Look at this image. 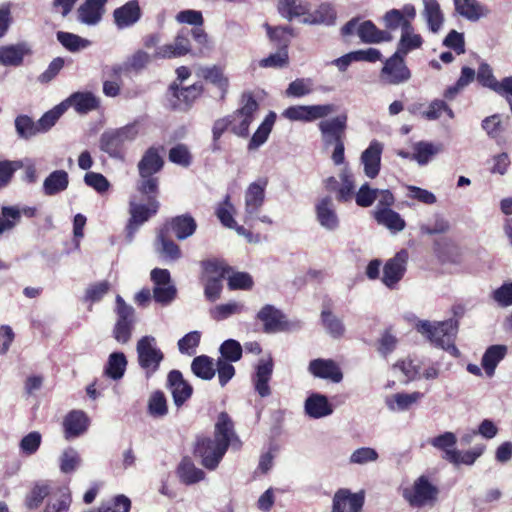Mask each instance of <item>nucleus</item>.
Listing matches in <instances>:
<instances>
[{
	"label": "nucleus",
	"instance_id": "nucleus-25",
	"mask_svg": "<svg viewBox=\"0 0 512 512\" xmlns=\"http://www.w3.org/2000/svg\"><path fill=\"white\" fill-rule=\"evenodd\" d=\"M434 251L442 265L458 266L462 262L459 248L448 238L441 237L437 239Z\"/></svg>",
	"mask_w": 512,
	"mask_h": 512
},
{
	"label": "nucleus",
	"instance_id": "nucleus-33",
	"mask_svg": "<svg viewBox=\"0 0 512 512\" xmlns=\"http://www.w3.org/2000/svg\"><path fill=\"white\" fill-rule=\"evenodd\" d=\"M455 11L469 21H478L487 10L477 0H453Z\"/></svg>",
	"mask_w": 512,
	"mask_h": 512
},
{
	"label": "nucleus",
	"instance_id": "nucleus-17",
	"mask_svg": "<svg viewBox=\"0 0 512 512\" xmlns=\"http://www.w3.org/2000/svg\"><path fill=\"white\" fill-rule=\"evenodd\" d=\"M364 496L351 493L348 489H339L333 497L331 512H361Z\"/></svg>",
	"mask_w": 512,
	"mask_h": 512
},
{
	"label": "nucleus",
	"instance_id": "nucleus-18",
	"mask_svg": "<svg viewBox=\"0 0 512 512\" xmlns=\"http://www.w3.org/2000/svg\"><path fill=\"white\" fill-rule=\"evenodd\" d=\"M167 387L171 390L174 404L181 407L192 395V386L179 370H171L167 376Z\"/></svg>",
	"mask_w": 512,
	"mask_h": 512
},
{
	"label": "nucleus",
	"instance_id": "nucleus-52",
	"mask_svg": "<svg viewBox=\"0 0 512 512\" xmlns=\"http://www.w3.org/2000/svg\"><path fill=\"white\" fill-rule=\"evenodd\" d=\"M37 122H34L28 115H18L15 118V129L19 138L28 140L40 133L37 127Z\"/></svg>",
	"mask_w": 512,
	"mask_h": 512
},
{
	"label": "nucleus",
	"instance_id": "nucleus-61",
	"mask_svg": "<svg viewBox=\"0 0 512 512\" xmlns=\"http://www.w3.org/2000/svg\"><path fill=\"white\" fill-rule=\"evenodd\" d=\"M66 107L63 103L55 106L53 109L44 113L41 118L37 121V127L40 130V133H45L50 130L61 117V115L65 112Z\"/></svg>",
	"mask_w": 512,
	"mask_h": 512
},
{
	"label": "nucleus",
	"instance_id": "nucleus-30",
	"mask_svg": "<svg viewBox=\"0 0 512 512\" xmlns=\"http://www.w3.org/2000/svg\"><path fill=\"white\" fill-rule=\"evenodd\" d=\"M428 443L443 452L442 459L446 461L454 460L457 449V437L453 432H444L436 437L430 438Z\"/></svg>",
	"mask_w": 512,
	"mask_h": 512
},
{
	"label": "nucleus",
	"instance_id": "nucleus-57",
	"mask_svg": "<svg viewBox=\"0 0 512 512\" xmlns=\"http://www.w3.org/2000/svg\"><path fill=\"white\" fill-rule=\"evenodd\" d=\"M236 208L231 202V196L227 194L224 199L219 202L215 208V215L221 224H237L234 220Z\"/></svg>",
	"mask_w": 512,
	"mask_h": 512
},
{
	"label": "nucleus",
	"instance_id": "nucleus-58",
	"mask_svg": "<svg viewBox=\"0 0 512 512\" xmlns=\"http://www.w3.org/2000/svg\"><path fill=\"white\" fill-rule=\"evenodd\" d=\"M71 504V494L67 487L57 489V498L54 502L49 501L43 512H68Z\"/></svg>",
	"mask_w": 512,
	"mask_h": 512
},
{
	"label": "nucleus",
	"instance_id": "nucleus-34",
	"mask_svg": "<svg viewBox=\"0 0 512 512\" xmlns=\"http://www.w3.org/2000/svg\"><path fill=\"white\" fill-rule=\"evenodd\" d=\"M508 122L509 117H506V123H504L502 116L496 113L484 118L481 122V127L491 139H494L497 143H502L504 142L503 134Z\"/></svg>",
	"mask_w": 512,
	"mask_h": 512
},
{
	"label": "nucleus",
	"instance_id": "nucleus-44",
	"mask_svg": "<svg viewBox=\"0 0 512 512\" xmlns=\"http://www.w3.org/2000/svg\"><path fill=\"white\" fill-rule=\"evenodd\" d=\"M278 11L282 16L291 20L294 17L308 15L309 5L301 0H279Z\"/></svg>",
	"mask_w": 512,
	"mask_h": 512
},
{
	"label": "nucleus",
	"instance_id": "nucleus-7",
	"mask_svg": "<svg viewBox=\"0 0 512 512\" xmlns=\"http://www.w3.org/2000/svg\"><path fill=\"white\" fill-rule=\"evenodd\" d=\"M256 318L263 323V331L267 334L294 331L301 328L299 320H287L285 314L271 304L264 305L258 311Z\"/></svg>",
	"mask_w": 512,
	"mask_h": 512
},
{
	"label": "nucleus",
	"instance_id": "nucleus-23",
	"mask_svg": "<svg viewBox=\"0 0 512 512\" xmlns=\"http://www.w3.org/2000/svg\"><path fill=\"white\" fill-rule=\"evenodd\" d=\"M108 0H85L77 10L78 20L86 25H96L105 13V5Z\"/></svg>",
	"mask_w": 512,
	"mask_h": 512
},
{
	"label": "nucleus",
	"instance_id": "nucleus-38",
	"mask_svg": "<svg viewBox=\"0 0 512 512\" xmlns=\"http://www.w3.org/2000/svg\"><path fill=\"white\" fill-rule=\"evenodd\" d=\"M423 42L422 36L415 33L414 26H412V29H407L401 33L395 53L406 57L409 52L421 48Z\"/></svg>",
	"mask_w": 512,
	"mask_h": 512
},
{
	"label": "nucleus",
	"instance_id": "nucleus-21",
	"mask_svg": "<svg viewBox=\"0 0 512 512\" xmlns=\"http://www.w3.org/2000/svg\"><path fill=\"white\" fill-rule=\"evenodd\" d=\"M147 196V203H132L130 208L131 219L129 224H143L154 216L160 207V203L157 200L158 194L153 193H141Z\"/></svg>",
	"mask_w": 512,
	"mask_h": 512
},
{
	"label": "nucleus",
	"instance_id": "nucleus-45",
	"mask_svg": "<svg viewBox=\"0 0 512 512\" xmlns=\"http://www.w3.org/2000/svg\"><path fill=\"white\" fill-rule=\"evenodd\" d=\"M191 370L195 376L203 380H211L216 373L213 359L206 355L195 357L191 363Z\"/></svg>",
	"mask_w": 512,
	"mask_h": 512
},
{
	"label": "nucleus",
	"instance_id": "nucleus-3",
	"mask_svg": "<svg viewBox=\"0 0 512 512\" xmlns=\"http://www.w3.org/2000/svg\"><path fill=\"white\" fill-rule=\"evenodd\" d=\"M458 320L448 319L442 322L431 323L428 320L419 321L416 325L417 331L426 336L436 347L448 351L457 357L459 350L455 346V338L458 332Z\"/></svg>",
	"mask_w": 512,
	"mask_h": 512
},
{
	"label": "nucleus",
	"instance_id": "nucleus-47",
	"mask_svg": "<svg viewBox=\"0 0 512 512\" xmlns=\"http://www.w3.org/2000/svg\"><path fill=\"white\" fill-rule=\"evenodd\" d=\"M275 115L271 113L269 116L266 117V119L260 124V126L257 128L255 133L252 135L249 143H248V150H256L261 145H263L272 130V126L274 124Z\"/></svg>",
	"mask_w": 512,
	"mask_h": 512
},
{
	"label": "nucleus",
	"instance_id": "nucleus-63",
	"mask_svg": "<svg viewBox=\"0 0 512 512\" xmlns=\"http://www.w3.org/2000/svg\"><path fill=\"white\" fill-rule=\"evenodd\" d=\"M476 79L478 83L486 88L491 89L492 91L496 92L497 85H499V82L492 71V68L487 63H481L478 67V71L476 74Z\"/></svg>",
	"mask_w": 512,
	"mask_h": 512
},
{
	"label": "nucleus",
	"instance_id": "nucleus-9",
	"mask_svg": "<svg viewBox=\"0 0 512 512\" xmlns=\"http://www.w3.org/2000/svg\"><path fill=\"white\" fill-rule=\"evenodd\" d=\"M168 90L171 93V107L174 110H188L202 96L205 89L201 82L181 87L178 82L174 81L169 85Z\"/></svg>",
	"mask_w": 512,
	"mask_h": 512
},
{
	"label": "nucleus",
	"instance_id": "nucleus-35",
	"mask_svg": "<svg viewBox=\"0 0 512 512\" xmlns=\"http://www.w3.org/2000/svg\"><path fill=\"white\" fill-rule=\"evenodd\" d=\"M507 354V347L505 345H492L487 348L482 356L481 365L489 377L495 373L498 363L504 359Z\"/></svg>",
	"mask_w": 512,
	"mask_h": 512
},
{
	"label": "nucleus",
	"instance_id": "nucleus-32",
	"mask_svg": "<svg viewBox=\"0 0 512 512\" xmlns=\"http://www.w3.org/2000/svg\"><path fill=\"white\" fill-rule=\"evenodd\" d=\"M177 475L186 485H192L205 478V472L195 466L191 458L184 457L178 465Z\"/></svg>",
	"mask_w": 512,
	"mask_h": 512
},
{
	"label": "nucleus",
	"instance_id": "nucleus-28",
	"mask_svg": "<svg viewBox=\"0 0 512 512\" xmlns=\"http://www.w3.org/2000/svg\"><path fill=\"white\" fill-rule=\"evenodd\" d=\"M156 250L160 255L171 260H176L181 256L179 246L173 242V235L165 226L158 231Z\"/></svg>",
	"mask_w": 512,
	"mask_h": 512
},
{
	"label": "nucleus",
	"instance_id": "nucleus-51",
	"mask_svg": "<svg viewBox=\"0 0 512 512\" xmlns=\"http://www.w3.org/2000/svg\"><path fill=\"white\" fill-rule=\"evenodd\" d=\"M69 101L71 102V104L73 105L75 110L78 113H82V114H85L92 110H95L99 105L96 97L92 93H89V92H86V93L76 92L71 95V97L69 98Z\"/></svg>",
	"mask_w": 512,
	"mask_h": 512
},
{
	"label": "nucleus",
	"instance_id": "nucleus-10",
	"mask_svg": "<svg viewBox=\"0 0 512 512\" xmlns=\"http://www.w3.org/2000/svg\"><path fill=\"white\" fill-rule=\"evenodd\" d=\"M116 313L118 316L113 333L115 339L120 343H127L132 334L135 323V310L118 295L116 297Z\"/></svg>",
	"mask_w": 512,
	"mask_h": 512
},
{
	"label": "nucleus",
	"instance_id": "nucleus-40",
	"mask_svg": "<svg viewBox=\"0 0 512 512\" xmlns=\"http://www.w3.org/2000/svg\"><path fill=\"white\" fill-rule=\"evenodd\" d=\"M202 77L220 90L221 99L225 98L229 89V79L224 75L222 67L217 65L205 67L202 69Z\"/></svg>",
	"mask_w": 512,
	"mask_h": 512
},
{
	"label": "nucleus",
	"instance_id": "nucleus-50",
	"mask_svg": "<svg viewBox=\"0 0 512 512\" xmlns=\"http://www.w3.org/2000/svg\"><path fill=\"white\" fill-rule=\"evenodd\" d=\"M56 37L59 43L69 52H78L90 45L88 39L71 32L58 31Z\"/></svg>",
	"mask_w": 512,
	"mask_h": 512
},
{
	"label": "nucleus",
	"instance_id": "nucleus-54",
	"mask_svg": "<svg viewBox=\"0 0 512 512\" xmlns=\"http://www.w3.org/2000/svg\"><path fill=\"white\" fill-rule=\"evenodd\" d=\"M168 159L176 165L187 168L192 164L193 155L186 144L178 143L170 148Z\"/></svg>",
	"mask_w": 512,
	"mask_h": 512
},
{
	"label": "nucleus",
	"instance_id": "nucleus-14",
	"mask_svg": "<svg viewBox=\"0 0 512 512\" xmlns=\"http://www.w3.org/2000/svg\"><path fill=\"white\" fill-rule=\"evenodd\" d=\"M348 117L340 114L328 120H322L318 124L323 142L326 146L343 142L346 138Z\"/></svg>",
	"mask_w": 512,
	"mask_h": 512
},
{
	"label": "nucleus",
	"instance_id": "nucleus-4",
	"mask_svg": "<svg viewBox=\"0 0 512 512\" xmlns=\"http://www.w3.org/2000/svg\"><path fill=\"white\" fill-rule=\"evenodd\" d=\"M163 152V146H151L144 152L138 162L137 167L140 176L138 191L140 193L159 194V178L155 174L164 167Z\"/></svg>",
	"mask_w": 512,
	"mask_h": 512
},
{
	"label": "nucleus",
	"instance_id": "nucleus-5",
	"mask_svg": "<svg viewBox=\"0 0 512 512\" xmlns=\"http://www.w3.org/2000/svg\"><path fill=\"white\" fill-rule=\"evenodd\" d=\"M439 488L431 482L428 476L416 478L410 487L402 491V497L411 507H433L439 498Z\"/></svg>",
	"mask_w": 512,
	"mask_h": 512
},
{
	"label": "nucleus",
	"instance_id": "nucleus-41",
	"mask_svg": "<svg viewBox=\"0 0 512 512\" xmlns=\"http://www.w3.org/2000/svg\"><path fill=\"white\" fill-rule=\"evenodd\" d=\"M423 3V14L427 21V25L433 33H436L441 29L444 22V16L440 5L437 0H423Z\"/></svg>",
	"mask_w": 512,
	"mask_h": 512
},
{
	"label": "nucleus",
	"instance_id": "nucleus-20",
	"mask_svg": "<svg viewBox=\"0 0 512 512\" xmlns=\"http://www.w3.org/2000/svg\"><path fill=\"white\" fill-rule=\"evenodd\" d=\"M190 37L203 47L208 44V35L203 28H181L174 37V43L184 56L192 52Z\"/></svg>",
	"mask_w": 512,
	"mask_h": 512
},
{
	"label": "nucleus",
	"instance_id": "nucleus-12",
	"mask_svg": "<svg viewBox=\"0 0 512 512\" xmlns=\"http://www.w3.org/2000/svg\"><path fill=\"white\" fill-rule=\"evenodd\" d=\"M416 18V8L413 4H405L401 9L388 10L383 16L385 31L389 33L401 29V33L412 29V22Z\"/></svg>",
	"mask_w": 512,
	"mask_h": 512
},
{
	"label": "nucleus",
	"instance_id": "nucleus-19",
	"mask_svg": "<svg viewBox=\"0 0 512 512\" xmlns=\"http://www.w3.org/2000/svg\"><path fill=\"white\" fill-rule=\"evenodd\" d=\"M308 371L317 378L339 383L343 379L340 367L332 359L317 358L310 361Z\"/></svg>",
	"mask_w": 512,
	"mask_h": 512
},
{
	"label": "nucleus",
	"instance_id": "nucleus-1",
	"mask_svg": "<svg viewBox=\"0 0 512 512\" xmlns=\"http://www.w3.org/2000/svg\"><path fill=\"white\" fill-rule=\"evenodd\" d=\"M239 442L234 425L225 412H221L215 424L214 438L198 437L194 446V455L208 470H215L224 457L230 444Z\"/></svg>",
	"mask_w": 512,
	"mask_h": 512
},
{
	"label": "nucleus",
	"instance_id": "nucleus-36",
	"mask_svg": "<svg viewBox=\"0 0 512 512\" xmlns=\"http://www.w3.org/2000/svg\"><path fill=\"white\" fill-rule=\"evenodd\" d=\"M337 13L330 3H321L317 9L309 13L303 20L307 24H325L333 25L336 21Z\"/></svg>",
	"mask_w": 512,
	"mask_h": 512
},
{
	"label": "nucleus",
	"instance_id": "nucleus-62",
	"mask_svg": "<svg viewBox=\"0 0 512 512\" xmlns=\"http://www.w3.org/2000/svg\"><path fill=\"white\" fill-rule=\"evenodd\" d=\"M148 412L153 417H163L167 414V400L162 391H156L150 396L148 401Z\"/></svg>",
	"mask_w": 512,
	"mask_h": 512
},
{
	"label": "nucleus",
	"instance_id": "nucleus-48",
	"mask_svg": "<svg viewBox=\"0 0 512 512\" xmlns=\"http://www.w3.org/2000/svg\"><path fill=\"white\" fill-rule=\"evenodd\" d=\"M25 49L22 45L0 47V63L4 66H19L23 63Z\"/></svg>",
	"mask_w": 512,
	"mask_h": 512
},
{
	"label": "nucleus",
	"instance_id": "nucleus-49",
	"mask_svg": "<svg viewBox=\"0 0 512 512\" xmlns=\"http://www.w3.org/2000/svg\"><path fill=\"white\" fill-rule=\"evenodd\" d=\"M127 366V360L122 352L110 354L105 368V374L113 380H119L123 377Z\"/></svg>",
	"mask_w": 512,
	"mask_h": 512
},
{
	"label": "nucleus",
	"instance_id": "nucleus-43",
	"mask_svg": "<svg viewBox=\"0 0 512 512\" xmlns=\"http://www.w3.org/2000/svg\"><path fill=\"white\" fill-rule=\"evenodd\" d=\"M37 213L38 210L36 207L29 206H3L1 211L3 221L10 222L11 224L19 222L22 217L32 219L36 217Z\"/></svg>",
	"mask_w": 512,
	"mask_h": 512
},
{
	"label": "nucleus",
	"instance_id": "nucleus-2",
	"mask_svg": "<svg viewBox=\"0 0 512 512\" xmlns=\"http://www.w3.org/2000/svg\"><path fill=\"white\" fill-rule=\"evenodd\" d=\"M258 103L252 93H243L241 107L233 113L214 121L212 126V141L210 149L213 153L223 150L221 138L223 134L230 131L240 138L249 136V127L254 120V114L258 110Z\"/></svg>",
	"mask_w": 512,
	"mask_h": 512
},
{
	"label": "nucleus",
	"instance_id": "nucleus-6",
	"mask_svg": "<svg viewBox=\"0 0 512 512\" xmlns=\"http://www.w3.org/2000/svg\"><path fill=\"white\" fill-rule=\"evenodd\" d=\"M138 135L136 124H127L117 129L105 131L100 137V149L112 158L123 159L125 146Z\"/></svg>",
	"mask_w": 512,
	"mask_h": 512
},
{
	"label": "nucleus",
	"instance_id": "nucleus-26",
	"mask_svg": "<svg viewBox=\"0 0 512 512\" xmlns=\"http://www.w3.org/2000/svg\"><path fill=\"white\" fill-rule=\"evenodd\" d=\"M273 373V360L271 357L268 359L259 360L256 366V372L253 376L254 387L261 397H267L271 394L269 381Z\"/></svg>",
	"mask_w": 512,
	"mask_h": 512
},
{
	"label": "nucleus",
	"instance_id": "nucleus-46",
	"mask_svg": "<svg viewBox=\"0 0 512 512\" xmlns=\"http://www.w3.org/2000/svg\"><path fill=\"white\" fill-rule=\"evenodd\" d=\"M246 310L244 303L239 301H230L225 304L215 306L210 310V316L215 321H223L230 316L239 315Z\"/></svg>",
	"mask_w": 512,
	"mask_h": 512
},
{
	"label": "nucleus",
	"instance_id": "nucleus-13",
	"mask_svg": "<svg viewBox=\"0 0 512 512\" xmlns=\"http://www.w3.org/2000/svg\"><path fill=\"white\" fill-rule=\"evenodd\" d=\"M335 111L333 104L325 105H295L284 110L283 116L291 121L312 122L324 118Z\"/></svg>",
	"mask_w": 512,
	"mask_h": 512
},
{
	"label": "nucleus",
	"instance_id": "nucleus-11",
	"mask_svg": "<svg viewBox=\"0 0 512 512\" xmlns=\"http://www.w3.org/2000/svg\"><path fill=\"white\" fill-rule=\"evenodd\" d=\"M380 78L390 85L407 82L411 78V71L406 65L405 57L394 53L386 59L380 71Z\"/></svg>",
	"mask_w": 512,
	"mask_h": 512
},
{
	"label": "nucleus",
	"instance_id": "nucleus-37",
	"mask_svg": "<svg viewBox=\"0 0 512 512\" xmlns=\"http://www.w3.org/2000/svg\"><path fill=\"white\" fill-rule=\"evenodd\" d=\"M267 35L271 42L275 43L279 50H288L291 39L295 36L293 28L289 26H270L265 23Z\"/></svg>",
	"mask_w": 512,
	"mask_h": 512
},
{
	"label": "nucleus",
	"instance_id": "nucleus-60",
	"mask_svg": "<svg viewBox=\"0 0 512 512\" xmlns=\"http://www.w3.org/2000/svg\"><path fill=\"white\" fill-rule=\"evenodd\" d=\"M340 179L342 181V185L339 186L337 200L338 201H349L352 199L355 189L353 174L349 171V169L344 168L340 173Z\"/></svg>",
	"mask_w": 512,
	"mask_h": 512
},
{
	"label": "nucleus",
	"instance_id": "nucleus-24",
	"mask_svg": "<svg viewBox=\"0 0 512 512\" xmlns=\"http://www.w3.org/2000/svg\"><path fill=\"white\" fill-rule=\"evenodd\" d=\"M382 149V144L377 140H373L368 148L362 152L361 162L364 166V173L371 179L379 174Z\"/></svg>",
	"mask_w": 512,
	"mask_h": 512
},
{
	"label": "nucleus",
	"instance_id": "nucleus-53",
	"mask_svg": "<svg viewBox=\"0 0 512 512\" xmlns=\"http://www.w3.org/2000/svg\"><path fill=\"white\" fill-rule=\"evenodd\" d=\"M81 463V456L73 447L66 448L59 458L60 471L65 474L74 472Z\"/></svg>",
	"mask_w": 512,
	"mask_h": 512
},
{
	"label": "nucleus",
	"instance_id": "nucleus-59",
	"mask_svg": "<svg viewBox=\"0 0 512 512\" xmlns=\"http://www.w3.org/2000/svg\"><path fill=\"white\" fill-rule=\"evenodd\" d=\"M316 214L320 224H335L337 221V216L333 209V202L330 197H324L317 203Z\"/></svg>",
	"mask_w": 512,
	"mask_h": 512
},
{
	"label": "nucleus",
	"instance_id": "nucleus-8",
	"mask_svg": "<svg viewBox=\"0 0 512 512\" xmlns=\"http://www.w3.org/2000/svg\"><path fill=\"white\" fill-rule=\"evenodd\" d=\"M139 366L145 371L146 377H151L164 359L163 352L157 347L153 336H143L136 346Z\"/></svg>",
	"mask_w": 512,
	"mask_h": 512
},
{
	"label": "nucleus",
	"instance_id": "nucleus-56",
	"mask_svg": "<svg viewBox=\"0 0 512 512\" xmlns=\"http://www.w3.org/2000/svg\"><path fill=\"white\" fill-rule=\"evenodd\" d=\"M443 113L450 119L455 117L453 110L444 100L435 99L429 104L427 110L422 112V117L427 120H437Z\"/></svg>",
	"mask_w": 512,
	"mask_h": 512
},
{
	"label": "nucleus",
	"instance_id": "nucleus-31",
	"mask_svg": "<svg viewBox=\"0 0 512 512\" xmlns=\"http://www.w3.org/2000/svg\"><path fill=\"white\" fill-rule=\"evenodd\" d=\"M357 33L364 43H381L392 39L388 31L378 29L370 20L362 22L357 28Z\"/></svg>",
	"mask_w": 512,
	"mask_h": 512
},
{
	"label": "nucleus",
	"instance_id": "nucleus-16",
	"mask_svg": "<svg viewBox=\"0 0 512 512\" xmlns=\"http://www.w3.org/2000/svg\"><path fill=\"white\" fill-rule=\"evenodd\" d=\"M142 9L138 0H129L113 11V21L119 29H126L134 26L142 17Z\"/></svg>",
	"mask_w": 512,
	"mask_h": 512
},
{
	"label": "nucleus",
	"instance_id": "nucleus-27",
	"mask_svg": "<svg viewBox=\"0 0 512 512\" xmlns=\"http://www.w3.org/2000/svg\"><path fill=\"white\" fill-rule=\"evenodd\" d=\"M306 414L314 419H319L332 414L333 409L328 398L319 393L311 394L305 401Z\"/></svg>",
	"mask_w": 512,
	"mask_h": 512
},
{
	"label": "nucleus",
	"instance_id": "nucleus-29",
	"mask_svg": "<svg viewBox=\"0 0 512 512\" xmlns=\"http://www.w3.org/2000/svg\"><path fill=\"white\" fill-rule=\"evenodd\" d=\"M65 438H76L88 428V418L82 411H72L64 419Z\"/></svg>",
	"mask_w": 512,
	"mask_h": 512
},
{
	"label": "nucleus",
	"instance_id": "nucleus-15",
	"mask_svg": "<svg viewBox=\"0 0 512 512\" xmlns=\"http://www.w3.org/2000/svg\"><path fill=\"white\" fill-rule=\"evenodd\" d=\"M409 254L402 249L389 259L383 268L382 282L389 288H393L404 276Z\"/></svg>",
	"mask_w": 512,
	"mask_h": 512
},
{
	"label": "nucleus",
	"instance_id": "nucleus-42",
	"mask_svg": "<svg viewBox=\"0 0 512 512\" xmlns=\"http://www.w3.org/2000/svg\"><path fill=\"white\" fill-rule=\"evenodd\" d=\"M49 495H53L57 498V492L53 493L49 483L38 482L26 496L25 504L28 509H37L42 504L43 500Z\"/></svg>",
	"mask_w": 512,
	"mask_h": 512
},
{
	"label": "nucleus",
	"instance_id": "nucleus-55",
	"mask_svg": "<svg viewBox=\"0 0 512 512\" xmlns=\"http://www.w3.org/2000/svg\"><path fill=\"white\" fill-rule=\"evenodd\" d=\"M322 323L326 331L334 338H340L344 335L345 327L341 319L335 316L329 310H322Z\"/></svg>",
	"mask_w": 512,
	"mask_h": 512
},
{
	"label": "nucleus",
	"instance_id": "nucleus-22",
	"mask_svg": "<svg viewBox=\"0 0 512 512\" xmlns=\"http://www.w3.org/2000/svg\"><path fill=\"white\" fill-rule=\"evenodd\" d=\"M267 183V179H259L251 183L245 192V210L251 219L264 203Z\"/></svg>",
	"mask_w": 512,
	"mask_h": 512
},
{
	"label": "nucleus",
	"instance_id": "nucleus-39",
	"mask_svg": "<svg viewBox=\"0 0 512 512\" xmlns=\"http://www.w3.org/2000/svg\"><path fill=\"white\" fill-rule=\"evenodd\" d=\"M68 173L65 170H55L44 180L43 190L46 195H56L67 189Z\"/></svg>",
	"mask_w": 512,
	"mask_h": 512
},
{
	"label": "nucleus",
	"instance_id": "nucleus-64",
	"mask_svg": "<svg viewBox=\"0 0 512 512\" xmlns=\"http://www.w3.org/2000/svg\"><path fill=\"white\" fill-rule=\"evenodd\" d=\"M219 351L224 358L225 361L230 362H237L242 357V346L240 343L234 339H228L225 340L220 348Z\"/></svg>",
	"mask_w": 512,
	"mask_h": 512
}]
</instances>
